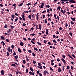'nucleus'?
I'll return each instance as SVG.
<instances>
[{"label":"nucleus","instance_id":"obj_16","mask_svg":"<svg viewBox=\"0 0 76 76\" xmlns=\"http://www.w3.org/2000/svg\"><path fill=\"white\" fill-rule=\"evenodd\" d=\"M18 50L19 53H22V51L21 50V49H18Z\"/></svg>","mask_w":76,"mask_h":76},{"label":"nucleus","instance_id":"obj_11","mask_svg":"<svg viewBox=\"0 0 76 76\" xmlns=\"http://www.w3.org/2000/svg\"><path fill=\"white\" fill-rule=\"evenodd\" d=\"M10 47H9L7 49V50L8 52H9L10 53Z\"/></svg>","mask_w":76,"mask_h":76},{"label":"nucleus","instance_id":"obj_39","mask_svg":"<svg viewBox=\"0 0 76 76\" xmlns=\"http://www.w3.org/2000/svg\"><path fill=\"white\" fill-rule=\"evenodd\" d=\"M31 4L30 3H29L27 4H26V6H29L30 5H31Z\"/></svg>","mask_w":76,"mask_h":76},{"label":"nucleus","instance_id":"obj_38","mask_svg":"<svg viewBox=\"0 0 76 76\" xmlns=\"http://www.w3.org/2000/svg\"><path fill=\"white\" fill-rule=\"evenodd\" d=\"M18 18H16L14 21L15 22H17V21H18Z\"/></svg>","mask_w":76,"mask_h":76},{"label":"nucleus","instance_id":"obj_26","mask_svg":"<svg viewBox=\"0 0 76 76\" xmlns=\"http://www.w3.org/2000/svg\"><path fill=\"white\" fill-rule=\"evenodd\" d=\"M7 56H9L10 55V53H9L8 52H7Z\"/></svg>","mask_w":76,"mask_h":76},{"label":"nucleus","instance_id":"obj_48","mask_svg":"<svg viewBox=\"0 0 76 76\" xmlns=\"http://www.w3.org/2000/svg\"><path fill=\"white\" fill-rule=\"evenodd\" d=\"M11 66H16V65L14 64H12L11 65Z\"/></svg>","mask_w":76,"mask_h":76},{"label":"nucleus","instance_id":"obj_24","mask_svg":"<svg viewBox=\"0 0 76 76\" xmlns=\"http://www.w3.org/2000/svg\"><path fill=\"white\" fill-rule=\"evenodd\" d=\"M23 64H25L26 63V61H25V60H23Z\"/></svg>","mask_w":76,"mask_h":76},{"label":"nucleus","instance_id":"obj_61","mask_svg":"<svg viewBox=\"0 0 76 76\" xmlns=\"http://www.w3.org/2000/svg\"><path fill=\"white\" fill-rule=\"evenodd\" d=\"M39 75L40 76H42V74H41V73H39Z\"/></svg>","mask_w":76,"mask_h":76},{"label":"nucleus","instance_id":"obj_62","mask_svg":"<svg viewBox=\"0 0 76 76\" xmlns=\"http://www.w3.org/2000/svg\"><path fill=\"white\" fill-rule=\"evenodd\" d=\"M33 63H34V64H35V63H36V61H33Z\"/></svg>","mask_w":76,"mask_h":76},{"label":"nucleus","instance_id":"obj_27","mask_svg":"<svg viewBox=\"0 0 76 76\" xmlns=\"http://www.w3.org/2000/svg\"><path fill=\"white\" fill-rule=\"evenodd\" d=\"M2 42H3V44H2V45L3 46H4V45H5V43H4V42H3V41H2Z\"/></svg>","mask_w":76,"mask_h":76},{"label":"nucleus","instance_id":"obj_53","mask_svg":"<svg viewBox=\"0 0 76 76\" xmlns=\"http://www.w3.org/2000/svg\"><path fill=\"white\" fill-rule=\"evenodd\" d=\"M19 18L20 20L21 21H22V18L21 17H20Z\"/></svg>","mask_w":76,"mask_h":76},{"label":"nucleus","instance_id":"obj_52","mask_svg":"<svg viewBox=\"0 0 76 76\" xmlns=\"http://www.w3.org/2000/svg\"><path fill=\"white\" fill-rule=\"evenodd\" d=\"M5 41H7V42H9V40H8V39H5Z\"/></svg>","mask_w":76,"mask_h":76},{"label":"nucleus","instance_id":"obj_64","mask_svg":"<svg viewBox=\"0 0 76 76\" xmlns=\"http://www.w3.org/2000/svg\"><path fill=\"white\" fill-rule=\"evenodd\" d=\"M53 38H56V35H53Z\"/></svg>","mask_w":76,"mask_h":76},{"label":"nucleus","instance_id":"obj_30","mask_svg":"<svg viewBox=\"0 0 76 76\" xmlns=\"http://www.w3.org/2000/svg\"><path fill=\"white\" fill-rule=\"evenodd\" d=\"M37 42L38 44V45H40V46L42 45V44H41V43H39L38 42Z\"/></svg>","mask_w":76,"mask_h":76},{"label":"nucleus","instance_id":"obj_3","mask_svg":"<svg viewBox=\"0 0 76 76\" xmlns=\"http://www.w3.org/2000/svg\"><path fill=\"white\" fill-rule=\"evenodd\" d=\"M61 12H62V13L64 14V15H65V13H66V10H64L63 11V10H61Z\"/></svg>","mask_w":76,"mask_h":76},{"label":"nucleus","instance_id":"obj_25","mask_svg":"<svg viewBox=\"0 0 76 76\" xmlns=\"http://www.w3.org/2000/svg\"><path fill=\"white\" fill-rule=\"evenodd\" d=\"M39 29L40 30L41 29V24H39Z\"/></svg>","mask_w":76,"mask_h":76},{"label":"nucleus","instance_id":"obj_55","mask_svg":"<svg viewBox=\"0 0 76 76\" xmlns=\"http://www.w3.org/2000/svg\"><path fill=\"white\" fill-rule=\"evenodd\" d=\"M32 72H31V71H30L29 72V74L30 75H32Z\"/></svg>","mask_w":76,"mask_h":76},{"label":"nucleus","instance_id":"obj_33","mask_svg":"<svg viewBox=\"0 0 76 76\" xmlns=\"http://www.w3.org/2000/svg\"><path fill=\"white\" fill-rule=\"evenodd\" d=\"M50 70H51L52 71H53V70H54V69H53V68H52L50 67Z\"/></svg>","mask_w":76,"mask_h":76},{"label":"nucleus","instance_id":"obj_35","mask_svg":"<svg viewBox=\"0 0 76 76\" xmlns=\"http://www.w3.org/2000/svg\"><path fill=\"white\" fill-rule=\"evenodd\" d=\"M15 28V27H14L13 26H11V29H13V28Z\"/></svg>","mask_w":76,"mask_h":76},{"label":"nucleus","instance_id":"obj_7","mask_svg":"<svg viewBox=\"0 0 76 76\" xmlns=\"http://www.w3.org/2000/svg\"><path fill=\"white\" fill-rule=\"evenodd\" d=\"M38 15H39V13H37V15H36V18H37V20H38L39 19V18L38 17Z\"/></svg>","mask_w":76,"mask_h":76},{"label":"nucleus","instance_id":"obj_34","mask_svg":"<svg viewBox=\"0 0 76 76\" xmlns=\"http://www.w3.org/2000/svg\"><path fill=\"white\" fill-rule=\"evenodd\" d=\"M23 5V3H22L18 5L19 6H22Z\"/></svg>","mask_w":76,"mask_h":76},{"label":"nucleus","instance_id":"obj_12","mask_svg":"<svg viewBox=\"0 0 76 76\" xmlns=\"http://www.w3.org/2000/svg\"><path fill=\"white\" fill-rule=\"evenodd\" d=\"M71 19L73 20V21H75V18H73L71 17Z\"/></svg>","mask_w":76,"mask_h":76},{"label":"nucleus","instance_id":"obj_21","mask_svg":"<svg viewBox=\"0 0 76 76\" xmlns=\"http://www.w3.org/2000/svg\"><path fill=\"white\" fill-rule=\"evenodd\" d=\"M1 39H3V40H4V39H4V37L3 36H1Z\"/></svg>","mask_w":76,"mask_h":76},{"label":"nucleus","instance_id":"obj_36","mask_svg":"<svg viewBox=\"0 0 76 76\" xmlns=\"http://www.w3.org/2000/svg\"><path fill=\"white\" fill-rule=\"evenodd\" d=\"M31 35H32V36H35V34L33 33V34H30Z\"/></svg>","mask_w":76,"mask_h":76},{"label":"nucleus","instance_id":"obj_54","mask_svg":"<svg viewBox=\"0 0 76 76\" xmlns=\"http://www.w3.org/2000/svg\"><path fill=\"white\" fill-rule=\"evenodd\" d=\"M62 57L64 58H65V55H62Z\"/></svg>","mask_w":76,"mask_h":76},{"label":"nucleus","instance_id":"obj_23","mask_svg":"<svg viewBox=\"0 0 76 76\" xmlns=\"http://www.w3.org/2000/svg\"><path fill=\"white\" fill-rule=\"evenodd\" d=\"M20 45L21 46H23V42H21L20 43Z\"/></svg>","mask_w":76,"mask_h":76},{"label":"nucleus","instance_id":"obj_8","mask_svg":"<svg viewBox=\"0 0 76 76\" xmlns=\"http://www.w3.org/2000/svg\"><path fill=\"white\" fill-rule=\"evenodd\" d=\"M4 71L3 70H2L1 72V75H4Z\"/></svg>","mask_w":76,"mask_h":76},{"label":"nucleus","instance_id":"obj_13","mask_svg":"<svg viewBox=\"0 0 76 76\" xmlns=\"http://www.w3.org/2000/svg\"><path fill=\"white\" fill-rule=\"evenodd\" d=\"M32 18H33V19L35 20V15L33 14L32 16H31Z\"/></svg>","mask_w":76,"mask_h":76},{"label":"nucleus","instance_id":"obj_32","mask_svg":"<svg viewBox=\"0 0 76 76\" xmlns=\"http://www.w3.org/2000/svg\"><path fill=\"white\" fill-rule=\"evenodd\" d=\"M14 47H15V46H14V45H12V46H11V48H12V49H13Z\"/></svg>","mask_w":76,"mask_h":76},{"label":"nucleus","instance_id":"obj_57","mask_svg":"<svg viewBox=\"0 0 76 76\" xmlns=\"http://www.w3.org/2000/svg\"><path fill=\"white\" fill-rule=\"evenodd\" d=\"M44 42L45 44H47V41L44 40Z\"/></svg>","mask_w":76,"mask_h":76},{"label":"nucleus","instance_id":"obj_45","mask_svg":"<svg viewBox=\"0 0 76 76\" xmlns=\"http://www.w3.org/2000/svg\"><path fill=\"white\" fill-rule=\"evenodd\" d=\"M53 42H54V43H57V41L56 40H53Z\"/></svg>","mask_w":76,"mask_h":76},{"label":"nucleus","instance_id":"obj_29","mask_svg":"<svg viewBox=\"0 0 76 76\" xmlns=\"http://www.w3.org/2000/svg\"><path fill=\"white\" fill-rule=\"evenodd\" d=\"M34 50H35V51H38V49L35 48H34Z\"/></svg>","mask_w":76,"mask_h":76},{"label":"nucleus","instance_id":"obj_19","mask_svg":"<svg viewBox=\"0 0 76 76\" xmlns=\"http://www.w3.org/2000/svg\"><path fill=\"white\" fill-rule=\"evenodd\" d=\"M30 70L31 72H34V69L30 67Z\"/></svg>","mask_w":76,"mask_h":76},{"label":"nucleus","instance_id":"obj_60","mask_svg":"<svg viewBox=\"0 0 76 76\" xmlns=\"http://www.w3.org/2000/svg\"><path fill=\"white\" fill-rule=\"evenodd\" d=\"M28 52H29V53H32V51H31V50H29Z\"/></svg>","mask_w":76,"mask_h":76},{"label":"nucleus","instance_id":"obj_4","mask_svg":"<svg viewBox=\"0 0 76 76\" xmlns=\"http://www.w3.org/2000/svg\"><path fill=\"white\" fill-rule=\"evenodd\" d=\"M61 60L64 64H66V61L64 58H62Z\"/></svg>","mask_w":76,"mask_h":76},{"label":"nucleus","instance_id":"obj_5","mask_svg":"<svg viewBox=\"0 0 76 76\" xmlns=\"http://www.w3.org/2000/svg\"><path fill=\"white\" fill-rule=\"evenodd\" d=\"M68 56H69V57H70V58H71V59H72V60H73V59H74L73 58V57H72L70 55V54L68 53Z\"/></svg>","mask_w":76,"mask_h":76},{"label":"nucleus","instance_id":"obj_49","mask_svg":"<svg viewBox=\"0 0 76 76\" xmlns=\"http://www.w3.org/2000/svg\"><path fill=\"white\" fill-rule=\"evenodd\" d=\"M62 69H62L63 71H64V66H63Z\"/></svg>","mask_w":76,"mask_h":76},{"label":"nucleus","instance_id":"obj_58","mask_svg":"<svg viewBox=\"0 0 76 76\" xmlns=\"http://www.w3.org/2000/svg\"><path fill=\"white\" fill-rule=\"evenodd\" d=\"M69 69H70V66H68L67 67V69L69 70Z\"/></svg>","mask_w":76,"mask_h":76},{"label":"nucleus","instance_id":"obj_2","mask_svg":"<svg viewBox=\"0 0 76 76\" xmlns=\"http://www.w3.org/2000/svg\"><path fill=\"white\" fill-rule=\"evenodd\" d=\"M61 1H62L61 2V3H62V4H64V2H65V1H67V2H68L69 1V0H61Z\"/></svg>","mask_w":76,"mask_h":76},{"label":"nucleus","instance_id":"obj_17","mask_svg":"<svg viewBox=\"0 0 76 76\" xmlns=\"http://www.w3.org/2000/svg\"><path fill=\"white\" fill-rule=\"evenodd\" d=\"M43 73L44 74V75H46V73H47V70H45Z\"/></svg>","mask_w":76,"mask_h":76},{"label":"nucleus","instance_id":"obj_63","mask_svg":"<svg viewBox=\"0 0 76 76\" xmlns=\"http://www.w3.org/2000/svg\"><path fill=\"white\" fill-rule=\"evenodd\" d=\"M63 29V28H62V27H60L59 28V30H60V31H61V30Z\"/></svg>","mask_w":76,"mask_h":76},{"label":"nucleus","instance_id":"obj_47","mask_svg":"<svg viewBox=\"0 0 76 76\" xmlns=\"http://www.w3.org/2000/svg\"><path fill=\"white\" fill-rule=\"evenodd\" d=\"M31 42L33 44H35V42H34V41H31Z\"/></svg>","mask_w":76,"mask_h":76},{"label":"nucleus","instance_id":"obj_20","mask_svg":"<svg viewBox=\"0 0 76 76\" xmlns=\"http://www.w3.org/2000/svg\"><path fill=\"white\" fill-rule=\"evenodd\" d=\"M45 6L47 8H49L50 7V6L49 5H45Z\"/></svg>","mask_w":76,"mask_h":76},{"label":"nucleus","instance_id":"obj_40","mask_svg":"<svg viewBox=\"0 0 76 76\" xmlns=\"http://www.w3.org/2000/svg\"><path fill=\"white\" fill-rule=\"evenodd\" d=\"M61 72V69H60V68H58V72Z\"/></svg>","mask_w":76,"mask_h":76},{"label":"nucleus","instance_id":"obj_51","mask_svg":"<svg viewBox=\"0 0 76 76\" xmlns=\"http://www.w3.org/2000/svg\"><path fill=\"white\" fill-rule=\"evenodd\" d=\"M5 35H8V36H9V34L7 33H5Z\"/></svg>","mask_w":76,"mask_h":76},{"label":"nucleus","instance_id":"obj_1","mask_svg":"<svg viewBox=\"0 0 76 76\" xmlns=\"http://www.w3.org/2000/svg\"><path fill=\"white\" fill-rule=\"evenodd\" d=\"M44 3L43 2L41 3V6H39V7L40 8H44Z\"/></svg>","mask_w":76,"mask_h":76},{"label":"nucleus","instance_id":"obj_42","mask_svg":"<svg viewBox=\"0 0 76 76\" xmlns=\"http://www.w3.org/2000/svg\"><path fill=\"white\" fill-rule=\"evenodd\" d=\"M38 65L39 66H41V63H38Z\"/></svg>","mask_w":76,"mask_h":76},{"label":"nucleus","instance_id":"obj_22","mask_svg":"<svg viewBox=\"0 0 76 76\" xmlns=\"http://www.w3.org/2000/svg\"><path fill=\"white\" fill-rule=\"evenodd\" d=\"M14 58H15V59H17V58H18V56H14Z\"/></svg>","mask_w":76,"mask_h":76},{"label":"nucleus","instance_id":"obj_10","mask_svg":"<svg viewBox=\"0 0 76 76\" xmlns=\"http://www.w3.org/2000/svg\"><path fill=\"white\" fill-rule=\"evenodd\" d=\"M26 60L27 61H29V58H28V57H27V56H26Z\"/></svg>","mask_w":76,"mask_h":76},{"label":"nucleus","instance_id":"obj_43","mask_svg":"<svg viewBox=\"0 0 76 76\" xmlns=\"http://www.w3.org/2000/svg\"><path fill=\"white\" fill-rule=\"evenodd\" d=\"M10 32H11V29H9L8 33H10Z\"/></svg>","mask_w":76,"mask_h":76},{"label":"nucleus","instance_id":"obj_37","mask_svg":"<svg viewBox=\"0 0 76 76\" xmlns=\"http://www.w3.org/2000/svg\"><path fill=\"white\" fill-rule=\"evenodd\" d=\"M15 55H16V52L15 51L13 54V56H15Z\"/></svg>","mask_w":76,"mask_h":76},{"label":"nucleus","instance_id":"obj_44","mask_svg":"<svg viewBox=\"0 0 76 76\" xmlns=\"http://www.w3.org/2000/svg\"><path fill=\"white\" fill-rule=\"evenodd\" d=\"M26 73H28V69H26Z\"/></svg>","mask_w":76,"mask_h":76},{"label":"nucleus","instance_id":"obj_46","mask_svg":"<svg viewBox=\"0 0 76 76\" xmlns=\"http://www.w3.org/2000/svg\"><path fill=\"white\" fill-rule=\"evenodd\" d=\"M65 27H67V26H68V24L66 23H65Z\"/></svg>","mask_w":76,"mask_h":76},{"label":"nucleus","instance_id":"obj_9","mask_svg":"<svg viewBox=\"0 0 76 76\" xmlns=\"http://www.w3.org/2000/svg\"><path fill=\"white\" fill-rule=\"evenodd\" d=\"M46 35H48V30L47 28L46 29Z\"/></svg>","mask_w":76,"mask_h":76},{"label":"nucleus","instance_id":"obj_59","mask_svg":"<svg viewBox=\"0 0 76 76\" xmlns=\"http://www.w3.org/2000/svg\"><path fill=\"white\" fill-rule=\"evenodd\" d=\"M4 28H7V25L5 24V25Z\"/></svg>","mask_w":76,"mask_h":76},{"label":"nucleus","instance_id":"obj_56","mask_svg":"<svg viewBox=\"0 0 76 76\" xmlns=\"http://www.w3.org/2000/svg\"><path fill=\"white\" fill-rule=\"evenodd\" d=\"M69 34L72 37H73V34H72V33L71 32H70Z\"/></svg>","mask_w":76,"mask_h":76},{"label":"nucleus","instance_id":"obj_31","mask_svg":"<svg viewBox=\"0 0 76 76\" xmlns=\"http://www.w3.org/2000/svg\"><path fill=\"white\" fill-rule=\"evenodd\" d=\"M47 19H45L44 21L45 23H47Z\"/></svg>","mask_w":76,"mask_h":76},{"label":"nucleus","instance_id":"obj_15","mask_svg":"<svg viewBox=\"0 0 76 76\" xmlns=\"http://www.w3.org/2000/svg\"><path fill=\"white\" fill-rule=\"evenodd\" d=\"M60 8H61V7L60 6H59L58 7V8H57V10H60Z\"/></svg>","mask_w":76,"mask_h":76},{"label":"nucleus","instance_id":"obj_18","mask_svg":"<svg viewBox=\"0 0 76 76\" xmlns=\"http://www.w3.org/2000/svg\"><path fill=\"white\" fill-rule=\"evenodd\" d=\"M28 18L29 19H30V20H32V19L31 18V15H29L28 16Z\"/></svg>","mask_w":76,"mask_h":76},{"label":"nucleus","instance_id":"obj_14","mask_svg":"<svg viewBox=\"0 0 76 76\" xmlns=\"http://www.w3.org/2000/svg\"><path fill=\"white\" fill-rule=\"evenodd\" d=\"M11 17L12 19H14V18H15V15L14 14H12L11 15Z\"/></svg>","mask_w":76,"mask_h":76},{"label":"nucleus","instance_id":"obj_6","mask_svg":"<svg viewBox=\"0 0 76 76\" xmlns=\"http://www.w3.org/2000/svg\"><path fill=\"white\" fill-rule=\"evenodd\" d=\"M22 18H23L24 21H25V15H23L22 16Z\"/></svg>","mask_w":76,"mask_h":76},{"label":"nucleus","instance_id":"obj_50","mask_svg":"<svg viewBox=\"0 0 76 76\" xmlns=\"http://www.w3.org/2000/svg\"><path fill=\"white\" fill-rule=\"evenodd\" d=\"M32 55L34 57H35V54H34V53H32Z\"/></svg>","mask_w":76,"mask_h":76},{"label":"nucleus","instance_id":"obj_41","mask_svg":"<svg viewBox=\"0 0 76 76\" xmlns=\"http://www.w3.org/2000/svg\"><path fill=\"white\" fill-rule=\"evenodd\" d=\"M70 23L72 25H73L74 24V23L73 21H71Z\"/></svg>","mask_w":76,"mask_h":76},{"label":"nucleus","instance_id":"obj_28","mask_svg":"<svg viewBox=\"0 0 76 76\" xmlns=\"http://www.w3.org/2000/svg\"><path fill=\"white\" fill-rule=\"evenodd\" d=\"M36 29H39V28L38 27V25H36Z\"/></svg>","mask_w":76,"mask_h":76}]
</instances>
